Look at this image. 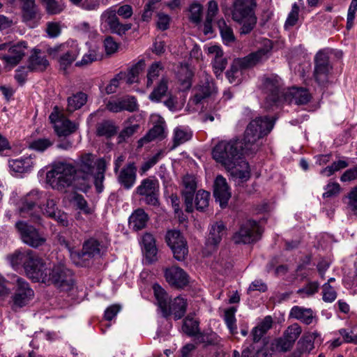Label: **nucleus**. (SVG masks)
<instances>
[{
  "label": "nucleus",
  "mask_w": 357,
  "mask_h": 357,
  "mask_svg": "<svg viewBox=\"0 0 357 357\" xmlns=\"http://www.w3.org/2000/svg\"><path fill=\"white\" fill-rule=\"evenodd\" d=\"M275 119L268 116L257 117L250 122L244 133L243 142L238 139L221 141L213 149V159L225 168L233 167L243 160V150L255 151L257 142L267 135L273 128Z\"/></svg>",
  "instance_id": "obj_1"
},
{
  "label": "nucleus",
  "mask_w": 357,
  "mask_h": 357,
  "mask_svg": "<svg viewBox=\"0 0 357 357\" xmlns=\"http://www.w3.org/2000/svg\"><path fill=\"white\" fill-rule=\"evenodd\" d=\"M257 0L232 1L230 16L240 26V34H248L255 28L257 23Z\"/></svg>",
  "instance_id": "obj_2"
},
{
  "label": "nucleus",
  "mask_w": 357,
  "mask_h": 357,
  "mask_svg": "<svg viewBox=\"0 0 357 357\" xmlns=\"http://www.w3.org/2000/svg\"><path fill=\"white\" fill-rule=\"evenodd\" d=\"M153 289L158 305L164 317L167 318L173 315L174 319L177 320L185 315L188 305L185 298L177 296L174 300H171L164 289L158 284H155Z\"/></svg>",
  "instance_id": "obj_3"
},
{
  "label": "nucleus",
  "mask_w": 357,
  "mask_h": 357,
  "mask_svg": "<svg viewBox=\"0 0 357 357\" xmlns=\"http://www.w3.org/2000/svg\"><path fill=\"white\" fill-rule=\"evenodd\" d=\"M271 50V47L269 48H261L243 58L235 59L231 63L230 69L226 73L229 82H235L236 79L241 75L242 70L252 68L257 64L266 61L269 57Z\"/></svg>",
  "instance_id": "obj_4"
},
{
  "label": "nucleus",
  "mask_w": 357,
  "mask_h": 357,
  "mask_svg": "<svg viewBox=\"0 0 357 357\" xmlns=\"http://www.w3.org/2000/svg\"><path fill=\"white\" fill-rule=\"evenodd\" d=\"M47 177L53 188L63 190L70 186L73 182L77 183L75 178V166L66 162H58L53 165Z\"/></svg>",
  "instance_id": "obj_5"
},
{
  "label": "nucleus",
  "mask_w": 357,
  "mask_h": 357,
  "mask_svg": "<svg viewBox=\"0 0 357 357\" xmlns=\"http://www.w3.org/2000/svg\"><path fill=\"white\" fill-rule=\"evenodd\" d=\"M47 280L43 283L54 284L63 291L70 290L74 284L73 272L64 264L58 263L48 267Z\"/></svg>",
  "instance_id": "obj_6"
},
{
  "label": "nucleus",
  "mask_w": 357,
  "mask_h": 357,
  "mask_svg": "<svg viewBox=\"0 0 357 357\" xmlns=\"http://www.w3.org/2000/svg\"><path fill=\"white\" fill-rule=\"evenodd\" d=\"M95 155L90 153L82 154L76 161L75 167V178L77 181V185L83 188L90 186L94 167Z\"/></svg>",
  "instance_id": "obj_7"
},
{
  "label": "nucleus",
  "mask_w": 357,
  "mask_h": 357,
  "mask_svg": "<svg viewBox=\"0 0 357 357\" xmlns=\"http://www.w3.org/2000/svg\"><path fill=\"white\" fill-rule=\"evenodd\" d=\"M42 194L38 191L33 190L29 192L21 201V205L19 206V211L21 215L25 218L29 217L36 223L41 224V217L39 207L40 200Z\"/></svg>",
  "instance_id": "obj_8"
},
{
  "label": "nucleus",
  "mask_w": 357,
  "mask_h": 357,
  "mask_svg": "<svg viewBox=\"0 0 357 357\" xmlns=\"http://www.w3.org/2000/svg\"><path fill=\"white\" fill-rule=\"evenodd\" d=\"M301 333L302 328L298 324L294 323L289 326L283 332L282 337L271 342V349L273 352H287L291 350Z\"/></svg>",
  "instance_id": "obj_9"
},
{
  "label": "nucleus",
  "mask_w": 357,
  "mask_h": 357,
  "mask_svg": "<svg viewBox=\"0 0 357 357\" xmlns=\"http://www.w3.org/2000/svg\"><path fill=\"white\" fill-rule=\"evenodd\" d=\"M34 291L31 288L29 282L22 278L17 277L15 281V291L11 296L10 305L13 310L27 305L33 299Z\"/></svg>",
  "instance_id": "obj_10"
},
{
  "label": "nucleus",
  "mask_w": 357,
  "mask_h": 357,
  "mask_svg": "<svg viewBox=\"0 0 357 357\" xmlns=\"http://www.w3.org/2000/svg\"><path fill=\"white\" fill-rule=\"evenodd\" d=\"M262 233V229L259 224L254 220H247L243 223L239 230L233 236L235 243H252L258 241Z\"/></svg>",
  "instance_id": "obj_11"
},
{
  "label": "nucleus",
  "mask_w": 357,
  "mask_h": 357,
  "mask_svg": "<svg viewBox=\"0 0 357 357\" xmlns=\"http://www.w3.org/2000/svg\"><path fill=\"white\" fill-rule=\"evenodd\" d=\"M27 44L20 41L12 45L10 43H0V56H3L6 63L12 66L18 64L25 55Z\"/></svg>",
  "instance_id": "obj_12"
},
{
  "label": "nucleus",
  "mask_w": 357,
  "mask_h": 357,
  "mask_svg": "<svg viewBox=\"0 0 357 357\" xmlns=\"http://www.w3.org/2000/svg\"><path fill=\"white\" fill-rule=\"evenodd\" d=\"M165 241L171 248L174 257L183 261L188 253L187 242L178 230H169L165 235Z\"/></svg>",
  "instance_id": "obj_13"
},
{
  "label": "nucleus",
  "mask_w": 357,
  "mask_h": 357,
  "mask_svg": "<svg viewBox=\"0 0 357 357\" xmlns=\"http://www.w3.org/2000/svg\"><path fill=\"white\" fill-rule=\"evenodd\" d=\"M332 70L329 56L325 50H319L314 56V77L319 85H324L328 81Z\"/></svg>",
  "instance_id": "obj_14"
},
{
  "label": "nucleus",
  "mask_w": 357,
  "mask_h": 357,
  "mask_svg": "<svg viewBox=\"0 0 357 357\" xmlns=\"http://www.w3.org/2000/svg\"><path fill=\"white\" fill-rule=\"evenodd\" d=\"M47 266L35 252L25 266L26 275L34 282H43L47 280Z\"/></svg>",
  "instance_id": "obj_15"
},
{
  "label": "nucleus",
  "mask_w": 357,
  "mask_h": 357,
  "mask_svg": "<svg viewBox=\"0 0 357 357\" xmlns=\"http://www.w3.org/2000/svg\"><path fill=\"white\" fill-rule=\"evenodd\" d=\"M159 183L156 179L144 178L136 188V193L144 197L146 204L157 206L158 200Z\"/></svg>",
  "instance_id": "obj_16"
},
{
  "label": "nucleus",
  "mask_w": 357,
  "mask_h": 357,
  "mask_svg": "<svg viewBox=\"0 0 357 357\" xmlns=\"http://www.w3.org/2000/svg\"><path fill=\"white\" fill-rule=\"evenodd\" d=\"M15 226L24 243L36 248L45 243L46 238L39 234L33 226L22 221L17 222Z\"/></svg>",
  "instance_id": "obj_17"
},
{
  "label": "nucleus",
  "mask_w": 357,
  "mask_h": 357,
  "mask_svg": "<svg viewBox=\"0 0 357 357\" xmlns=\"http://www.w3.org/2000/svg\"><path fill=\"white\" fill-rule=\"evenodd\" d=\"M281 85V79L277 75H271L264 79L263 89L267 95V101L275 104L279 100L282 95Z\"/></svg>",
  "instance_id": "obj_18"
},
{
  "label": "nucleus",
  "mask_w": 357,
  "mask_h": 357,
  "mask_svg": "<svg viewBox=\"0 0 357 357\" xmlns=\"http://www.w3.org/2000/svg\"><path fill=\"white\" fill-rule=\"evenodd\" d=\"M165 276L167 282L177 289H183L189 283L188 275L178 266H172L165 270Z\"/></svg>",
  "instance_id": "obj_19"
},
{
  "label": "nucleus",
  "mask_w": 357,
  "mask_h": 357,
  "mask_svg": "<svg viewBox=\"0 0 357 357\" xmlns=\"http://www.w3.org/2000/svg\"><path fill=\"white\" fill-rule=\"evenodd\" d=\"M66 47V45H61L50 48L48 50L50 54L53 56H55L57 52H63L59 60L60 66L63 70H66V68L72 64L79 54V49L76 45L66 51H65Z\"/></svg>",
  "instance_id": "obj_20"
},
{
  "label": "nucleus",
  "mask_w": 357,
  "mask_h": 357,
  "mask_svg": "<svg viewBox=\"0 0 357 357\" xmlns=\"http://www.w3.org/2000/svg\"><path fill=\"white\" fill-rule=\"evenodd\" d=\"M183 189L182 196L184 199L185 211L191 213L194 210L193 198L197 190V182L194 176L186 175L183 178Z\"/></svg>",
  "instance_id": "obj_21"
},
{
  "label": "nucleus",
  "mask_w": 357,
  "mask_h": 357,
  "mask_svg": "<svg viewBox=\"0 0 357 357\" xmlns=\"http://www.w3.org/2000/svg\"><path fill=\"white\" fill-rule=\"evenodd\" d=\"M232 166L225 169L229 173L230 179L233 180L236 184L240 185L250 179V166L245 160L243 159Z\"/></svg>",
  "instance_id": "obj_22"
},
{
  "label": "nucleus",
  "mask_w": 357,
  "mask_h": 357,
  "mask_svg": "<svg viewBox=\"0 0 357 357\" xmlns=\"http://www.w3.org/2000/svg\"><path fill=\"white\" fill-rule=\"evenodd\" d=\"M213 194L220 206L225 208L228 204L231 193L226 179L221 175H218L215 180Z\"/></svg>",
  "instance_id": "obj_23"
},
{
  "label": "nucleus",
  "mask_w": 357,
  "mask_h": 357,
  "mask_svg": "<svg viewBox=\"0 0 357 357\" xmlns=\"http://www.w3.org/2000/svg\"><path fill=\"white\" fill-rule=\"evenodd\" d=\"M101 20L109 27L111 31L119 36H122L131 29V24H121L116 15L115 10H107L101 15Z\"/></svg>",
  "instance_id": "obj_24"
},
{
  "label": "nucleus",
  "mask_w": 357,
  "mask_h": 357,
  "mask_svg": "<svg viewBox=\"0 0 357 357\" xmlns=\"http://www.w3.org/2000/svg\"><path fill=\"white\" fill-rule=\"evenodd\" d=\"M117 181L126 190L132 188L137 180V167L134 162H129L119 172Z\"/></svg>",
  "instance_id": "obj_25"
},
{
  "label": "nucleus",
  "mask_w": 357,
  "mask_h": 357,
  "mask_svg": "<svg viewBox=\"0 0 357 357\" xmlns=\"http://www.w3.org/2000/svg\"><path fill=\"white\" fill-rule=\"evenodd\" d=\"M43 214L47 217L56 220L60 225L67 227L68 220L67 213L59 210L53 199H47L45 207L43 209Z\"/></svg>",
  "instance_id": "obj_26"
},
{
  "label": "nucleus",
  "mask_w": 357,
  "mask_h": 357,
  "mask_svg": "<svg viewBox=\"0 0 357 357\" xmlns=\"http://www.w3.org/2000/svg\"><path fill=\"white\" fill-rule=\"evenodd\" d=\"M33 251L31 250H17L14 252L6 256V259L14 268L22 266L25 271V266L28 264Z\"/></svg>",
  "instance_id": "obj_27"
},
{
  "label": "nucleus",
  "mask_w": 357,
  "mask_h": 357,
  "mask_svg": "<svg viewBox=\"0 0 357 357\" xmlns=\"http://www.w3.org/2000/svg\"><path fill=\"white\" fill-rule=\"evenodd\" d=\"M35 163V155H32L12 159L8 162L10 169L17 173L30 172L33 168Z\"/></svg>",
  "instance_id": "obj_28"
},
{
  "label": "nucleus",
  "mask_w": 357,
  "mask_h": 357,
  "mask_svg": "<svg viewBox=\"0 0 357 357\" xmlns=\"http://www.w3.org/2000/svg\"><path fill=\"white\" fill-rule=\"evenodd\" d=\"M142 249L149 262L157 261L158 249L155 245V239L150 233L144 234L142 237Z\"/></svg>",
  "instance_id": "obj_29"
},
{
  "label": "nucleus",
  "mask_w": 357,
  "mask_h": 357,
  "mask_svg": "<svg viewBox=\"0 0 357 357\" xmlns=\"http://www.w3.org/2000/svg\"><path fill=\"white\" fill-rule=\"evenodd\" d=\"M209 233L206 239L208 245H218L226 234V227L222 222H216L209 227Z\"/></svg>",
  "instance_id": "obj_30"
},
{
  "label": "nucleus",
  "mask_w": 357,
  "mask_h": 357,
  "mask_svg": "<svg viewBox=\"0 0 357 357\" xmlns=\"http://www.w3.org/2000/svg\"><path fill=\"white\" fill-rule=\"evenodd\" d=\"M289 317L298 320L305 325H310L312 323L314 315L311 308L295 305L290 310Z\"/></svg>",
  "instance_id": "obj_31"
},
{
  "label": "nucleus",
  "mask_w": 357,
  "mask_h": 357,
  "mask_svg": "<svg viewBox=\"0 0 357 357\" xmlns=\"http://www.w3.org/2000/svg\"><path fill=\"white\" fill-rule=\"evenodd\" d=\"M148 214L142 208L135 210L129 218V225L135 231L144 229L149 220Z\"/></svg>",
  "instance_id": "obj_32"
},
{
  "label": "nucleus",
  "mask_w": 357,
  "mask_h": 357,
  "mask_svg": "<svg viewBox=\"0 0 357 357\" xmlns=\"http://www.w3.org/2000/svg\"><path fill=\"white\" fill-rule=\"evenodd\" d=\"M215 92L214 82L211 79L206 78L204 81L199 86L197 91L194 96V102L196 104L199 103L203 99L211 96Z\"/></svg>",
  "instance_id": "obj_33"
},
{
  "label": "nucleus",
  "mask_w": 357,
  "mask_h": 357,
  "mask_svg": "<svg viewBox=\"0 0 357 357\" xmlns=\"http://www.w3.org/2000/svg\"><path fill=\"white\" fill-rule=\"evenodd\" d=\"M48 65V61L45 56L40 55V51L34 50L33 53L30 56L28 68L31 71H43Z\"/></svg>",
  "instance_id": "obj_34"
},
{
  "label": "nucleus",
  "mask_w": 357,
  "mask_h": 357,
  "mask_svg": "<svg viewBox=\"0 0 357 357\" xmlns=\"http://www.w3.org/2000/svg\"><path fill=\"white\" fill-rule=\"evenodd\" d=\"M117 132V127L114 123L109 120H105L98 123L96 126V135L99 137L110 138Z\"/></svg>",
  "instance_id": "obj_35"
},
{
  "label": "nucleus",
  "mask_w": 357,
  "mask_h": 357,
  "mask_svg": "<svg viewBox=\"0 0 357 357\" xmlns=\"http://www.w3.org/2000/svg\"><path fill=\"white\" fill-rule=\"evenodd\" d=\"M77 129V125L66 117L54 126V130L59 137L68 136L75 132Z\"/></svg>",
  "instance_id": "obj_36"
},
{
  "label": "nucleus",
  "mask_w": 357,
  "mask_h": 357,
  "mask_svg": "<svg viewBox=\"0 0 357 357\" xmlns=\"http://www.w3.org/2000/svg\"><path fill=\"white\" fill-rule=\"evenodd\" d=\"M289 94L292 96L291 101L296 105H305L311 99V95L308 90L303 88H292Z\"/></svg>",
  "instance_id": "obj_37"
},
{
  "label": "nucleus",
  "mask_w": 357,
  "mask_h": 357,
  "mask_svg": "<svg viewBox=\"0 0 357 357\" xmlns=\"http://www.w3.org/2000/svg\"><path fill=\"white\" fill-rule=\"evenodd\" d=\"M192 136V132L186 128L177 127L174 131L173 145L172 150L176 149L181 144L189 141Z\"/></svg>",
  "instance_id": "obj_38"
},
{
  "label": "nucleus",
  "mask_w": 357,
  "mask_h": 357,
  "mask_svg": "<svg viewBox=\"0 0 357 357\" xmlns=\"http://www.w3.org/2000/svg\"><path fill=\"white\" fill-rule=\"evenodd\" d=\"M87 101V95L83 92H78L73 94L68 98L67 110L73 112L77 109H80L86 104Z\"/></svg>",
  "instance_id": "obj_39"
},
{
  "label": "nucleus",
  "mask_w": 357,
  "mask_h": 357,
  "mask_svg": "<svg viewBox=\"0 0 357 357\" xmlns=\"http://www.w3.org/2000/svg\"><path fill=\"white\" fill-rule=\"evenodd\" d=\"M100 255V244L99 241L93 238L86 241L82 247V256L94 257Z\"/></svg>",
  "instance_id": "obj_40"
},
{
  "label": "nucleus",
  "mask_w": 357,
  "mask_h": 357,
  "mask_svg": "<svg viewBox=\"0 0 357 357\" xmlns=\"http://www.w3.org/2000/svg\"><path fill=\"white\" fill-rule=\"evenodd\" d=\"M165 128L160 124L155 125L148 133L138 141V146L142 147L144 144L150 142L157 138L164 137Z\"/></svg>",
  "instance_id": "obj_41"
},
{
  "label": "nucleus",
  "mask_w": 357,
  "mask_h": 357,
  "mask_svg": "<svg viewBox=\"0 0 357 357\" xmlns=\"http://www.w3.org/2000/svg\"><path fill=\"white\" fill-rule=\"evenodd\" d=\"M199 322L190 317H186L183 321L182 331L189 337L197 336L199 333Z\"/></svg>",
  "instance_id": "obj_42"
},
{
  "label": "nucleus",
  "mask_w": 357,
  "mask_h": 357,
  "mask_svg": "<svg viewBox=\"0 0 357 357\" xmlns=\"http://www.w3.org/2000/svg\"><path fill=\"white\" fill-rule=\"evenodd\" d=\"M316 338V333H305L298 341L296 347L305 354H309L314 349V342Z\"/></svg>",
  "instance_id": "obj_43"
},
{
  "label": "nucleus",
  "mask_w": 357,
  "mask_h": 357,
  "mask_svg": "<svg viewBox=\"0 0 357 357\" xmlns=\"http://www.w3.org/2000/svg\"><path fill=\"white\" fill-rule=\"evenodd\" d=\"M217 25L220 30L223 42L226 44L233 43L235 40V36L231 27L227 24L223 18L217 22Z\"/></svg>",
  "instance_id": "obj_44"
},
{
  "label": "nucleus",
  "mask_w": 357,
  "mask_h": 357,
  "mask_svg": "<svg viewBox=\"0 0 357 357\" xmlns=\"http://www.w3.org/2000/svg\"><path fill=\"white\" fill-rule=\"evenodd\" d=\"M22 3V13L24 20L29 22L36 18L37 8L34 0H20Z\"/></svg>",
  "instance_id": "obj_45"
},
{
  "label": "nucleus",
  "mask_w": 357,
  "mask_h": 357,
  "mask_svg": "<svg viewBox=\"0 0 357 357\" xmlns=\"http://www.w3.org/2000/svg\"><path fill=\"white\" fill-rule=\"evenodd\" d=\"M167 83V79L162 77L158 84L157 86L150 93L149 99L151 101L159 102L162 98L166 95L168 89Z\"/></svg>",
  "instance_id": "obj_46"
},
{
  "label": "nucleus",
  "mask_w": 357,
  "mask_h": 357,
  "mask_svg": "<svg viewBox=\"0 0 357 357\" xmlns=\"http://www.w3.org/2000/svg\"><path fill=\"white\" fill-rule=\"evenodd\" d=\"M144 61H139L130 69L128 74L123 73L125 75V77H123V79H125L126 83L130 84L137 82V77L139 73L144 68Z\"/></svg>",
  "instance_id": "obj_47"
},
{
  "label": "nucleus",
  "mask_w": 357,
  "mask_h": 357,
  "mask_svg": "<svg viewBox=\"0 0 357 357\" xmlns=\"http://www.w3.org/2000/svg\"><path fill=\"white\" fill-rule=\"evenodd\" d=\"M210 201V193L207 191L200 190L196 193L195 204L196 209L204 211L208 208Z\"/></svg>",
  "instance_id": "obj_48"
},
{
  "label": "nucleus",
  "mask_w": 357,
  "mask_h": 357,
  "mask_svg": "<svg viewBox=\"0 0 357 357\" xmlns=\"http://www.w3.org/2000/svg\"><path fill=\"white\" fill-rule=\"evenodd\" d=\"M236 310L234 307H229L225 311L224 320L232 335L237 333V326L236 324L235 312Z\"/></svg>",
  "instance_id": "obj_49"
},
{
  "label": "nucleus",
  "mask_w": 357,
  "mask_h": 357,
  "mask_svg": "<svg viewBox=\"0 0 357 357\" xmlns=\"http://www.w3.org/2000/svg\"><path fill=\"white\" fill-rule=\"evenodd\" d=\"M54 139L50 138H38L33 140L29 145L31 149L43 152L54 144Z\"/></svg>",
  "instance_id": "obj_50"
},
{
  "label": "nucleus",
  "mask_w": 357,
  "mask_h": 357,
  "mask_svg": "<svg viewBox=\"0 0 357 357\" xmlns=\"http://www.w3.org/2000/svg\"><path fill=\"white\" fill-rule=\"evenodd\" d=\"M177 77L185 88L188 89L190 87L192 73L188 66H181L177 72Z\"/></svg>",
  "instance_id": "obj_51"
},
{
  "label": "nucleus",
  "mask_w": 357,
  "mask_h": 357,
  "mask_svg": "<svg viewBox=\"0 0 357 357\" xmlns=\"http://www.w3.org/2000/svg\"><path fill=\"white\" fill-rule=\"evenodd\" d=\"M163 66L160 62H155L149 67L147 73V87H150L153 82L159 77Z\"/></svg>",
  "instance_id": "obj_52"
},
{
  "label": "nucleus",
  "mask_w": 357,
  "mask_h": 357,
  "mask_svg": "<svg viewBox=\"0 0 357 357\" xmlns=\"http://www.w3.org/2000/svg\"><path fill=\"white\" fill-rule=\"evenodd\" d=\"M102 56L98 53L95 49L89 50L87 53L84 54L80 61L76 63V66H88L93 61L100 60Z\"/></svg>",
  "instance_id": "obj_53"
},
{
  "label": "nucleus",
  "mask_w": 357,
  "mask_h": 357,
  "mask_svg": "<svg viewBox=\"0 0 357 357\" xmlns=\"http://www.w3.org/2000/svg\"><path fill=\"white\" fill-rule=\"evenodd\" d=\"M319 288V283L318 282H310L303 288L299 289L297 291V294L305 296H311L316 294Z\"/></svg>",
  "instance_id": "obj_54"
},
{
  "label": "nucleus",
  "mask_w": 357,
  "mask_h": 357,
  "mask_svg": "<svg viewBox=\"0 0 357 357\" xmlns=\"http://www.w3.org/2000/svg\"><path fill=\"white\" fill-rule=\"evenodd\" d=\"M203 7L199 3H192L189 9L190 11V20L197 24L200 23L202 19Z\"/></svg>",
  "instance_id": "obj_55"
},
{
  "label": "nucleus",
  "mask_w": 357,
  "mask_h": 357,
  "mask_svg": "<svg viewBox=\"0 0 357 357\" xmlns=\"http://www.w3.org/2000/svg\"><path fill=\"white\" fill-rule=\"evenodd\" d=\"M164 155V151L162 150L159 151L157 153H155L153 156L149 158L147 161L144 162L140 167V173L141 174H144L149 169H150L153 166H154L160 159L162 158Z\"/></svg>",
  "instance_id": "obj_56"
},
{
  "label": "nucleus",
  "mask_w": 357,
  "mask_h": 357,
  "mask_svg": "<svg viewBox=\"0 0 357 357\" xmlns=\"http://www.w3.org/2000/svg\"><path fill=\"white\" fill-rule=\"evenodd\" d=\"M357 11V0H351L347 16L346 29L350 30L354 24V19Z\"/></svg>",
  "instance_id": "obj_57"
},
{
  "label": "nucleus",
  "mask_w": 357,
  "mask_h": 357,
  "mask_svg": "<svg viewBox=\"0 0 357 357\" xmlns=\"http://www.w3.org/2000/svg\"><path fill=\"white\" fill-rule=\"evenodd\" d=\"M337 298V292L328 283L322 286V298L326 303H332Z\"/></svg>",
  "instance_id": "obj_58"
},
{
  "label": "nucleus",
  "mask_w": 357,
  "mask_h": 357,
  "mask_svg": "<svg viewBox=\"0 0 357 357\" xmlns=\"http://www.w3.org/2000/svg\"><path fill=\"white\" fill-rule=\"evenodd\" d=\"M299 7L297 3H294L291 8V10L288 15L287 20L284 24V27H292L297 23L298 20Z\"/></svg>",
  "instance_id": "obj_59"
},
{
  "label": "nucleus",
  "mask_w": 357,
  "mask_h": 357,
  "mask_svg": "<svg viewBox=\"0 0 357 357\" xmlns=\"http://www.w3.org/2000/svg\"><path fill=\"white\" fill-rule=\"evenodd\" d=\"M227 61L223 57V55H219L215 57L213 61V68L217 77L220 75L223 70L226 68Z\"/></svg>",
  "instance_id": "obj_60"
},
{
  "label": "nucleus",
  "mask_w": 357,
  "mask_h": 357,
  "mask_svg": "<svg viewBox=\"0 0 357 357\" xmlns=\"http://www.w3.org/2000/svg\"><path fill=\"white\" fill-rule=\"evenodd\" d=\"M198 335V340L199 342L208 345H215L218 342V336L215 333H202L199 332Z\"/></svg>",
  "instance_id": "obj_61"
},
{
  "label": "nucleus",
  "mask_w": 357,
  "mask_h": 357,
  "mask_svg": "<svg viewBox=\"0 0 357 357\" xmlns=\"http://www.w3.org/2000/svg\"><path fill=\"white\" fill-rule=\"evenodd\" d=\"M139 126L138 124L130 125L123 129L119 135V142L121 143L131 137L137 131Z\"/></svg>",
  "instance_id": "obj_62"
},
{
  "label": "nucleus",
  "mask_w": 357,
  "mask_h": 357,
  "mask_svg": "<svg viewBox=\"0 0 357 357\" xmlns=\"http://www.w3.org/2000/svg\"><path fill=\"white\" fill-rule=\"evenodd\" d=\"M75 202L77 208L82 211L84 213L89 215L93 213V209L89 206L87 202L82 195H76L75 197Z\"/></svg>",
  "instance_id": "obj_63"
},
{
  "label": "nucleus",
  "mask_w": 357,
  "mask_h": 357,
  "mask_svg": "<svg viewBox=\"0 0 357 357\" xmlns=\"http://www.w3.org/2000/svg\"><path fill=\"white\" fill-rule=\"evenodd\" d=\"M349 206L355 215H357V187L351 190L348 195Z\"/></svg>",
  "instance_id": "obj_64"
}]
</instances>
